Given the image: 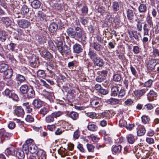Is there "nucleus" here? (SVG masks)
Instances as JSON below:
<instances>
[{"label":"nucleus","instance_id":"f257e3e1","mask_svg":"<svg viewBox=\"0 0 159 159\" xmlns=\"http://www.w3.org/2000/svg\"><path fill=\"white\" fill-rule=\"evenodd\" d=\"M57 38L58 39H56L55 42L58 51L62 54H69L70 52V47L65 44H63L61 41L59 40V38Z\"/></svg>","mask_w":159,"mask_h":159},{"label":"nucleus","instance_id":"f03ea898","mask_svg":"<svg viewBox=\"0 0 159 159\" xmlns=\"http://www.w3.org/2000/svg\"><path fill=\"white\" fill-rule=\"evenodd\" d=\"M32 141V140L31 139L27 140L26 141V144L23 145V149L26 155L29 152L31 153H34L37 151L38 149V147L36 145L31 143Z\"/></svg>","mask_w":159,"mask_h":159},{"label":"nucleus","instance_id":"7ed1b4c3","mask_svg":"<svg viewBox=\"0 0 159 159\" xmlns=\"http://www.w3.org/2000/svg\"><path fill=\"white\" fill-rule=\"evenodd\" d=\"M146 23L143 26L144 34L148 35V32L151 31V29L153 28V24L152 18L150 16H148L146 18Z\"/></svg>","mask_w":159,"mask_h":159},{"label":"nucleus","instance_id":"20e7f679","mask_svg":"<svg viewBox=\"0 0 159 159\" xmlns=\"http://www.w3.org/2000/svg\"><path fill=\"white\" fill-rule=\"evenodd\" d=\"M116 86L113 87L111 89V95L113 96H118V98L123 97L125 94V91L123 89H119Z\"/></svg>","mask_w":159,"mask_h":159},{"label":"nucleus","instance_id":"39448f33","mask_svg":"<svg viewBox=\"0 0 159 159\" xmlns=\"http://www.w3.org/2000/svg\"><path fill=\"white\" fill-rule=\"evenodd\" d=\"M75 33L76 37L78 39H80L81 41L85 42L86 40V33L83 31L82 29L79 27L75 28Z\"/></svg>","mask_w":159,"mask_h":159},{"label":"nucleus","instance_id":"423d86ee","mask_svg":"<svg viewBox=\"0 0 159 159\" xmlns=\"http://www.w3.org/2000/svg\"><path fill=\"white\" fill-rule=\"evenodd\" d=\"M62 114V112L58 111H55L46 117L45 120L47 123L53 122L54 121V119L56 118L61 116Z\"/></svg>","mask_w":159,"mask_h":159},{"label":"nucleus","instance_id":"0eeeda50","mask_svg":"<svg viewBox=\"0 0 159 159\" xmlns=\"http://www.w3.org/2000/svg\"><path fill=\"white\" fill-rule=\"evenodd\" d=\"M93 66L95 67H102L103 66L104 64V62L103 60L99 57L93 60Z\"/></svg>","mask_w":159,"mask_h":159},{"label":"nucleus","instance_id":"6e6552de","mask_svg":"<svg viewBox=\"0 0 159 159\" xmlns=\"http://www.w3.org/2000/svg\"><path fill=\"white\" fill-rule=\"evenodd\" d=\"M19 26L21 28L24 29L28 28L30 25V23L27 20L22 19L19 20L18 22Z\"/></svg>","mask_w":159,"mask_h":159},{"label":"nucleus","instance_id":"1a4fd4ad","mask_svg":"<svg viewBox=\"0 0 159 159\" xmlns=\"http://www.w3.org/2000/svg\"><path fill=\"white\" fill-rule=\"evenodd\" d=\"M15 114L18 117H23L25 114L23 108L21 107H17L15 110Z\"/></svg>","mask_w":159,"mask_h":159},{"label":"nucleus","instance_id":"9d476101","mask_svg":"<svg viewBox=\"0 0 159 159\" xmlns=\"http://www.w3.org/2000/svg\"><path fill=\"white\" fill-rule=\"evenodd\" d=\"M126 15L128 19L129 20H133L136 16V14L134 11L130 9L126 10Z\"/></svg>","mask_w":159,"mask_h":159},{"label":"nucleus","instance_id":"9b49d317","mask_svg":"<svg viewBox=\"0 0 159 159\" xmlns=\"http://www.w3.org/2000/svg\"><path fill=\"white\" fill-rule=\"evenodd\" d=\"M148 90L147 88H144L141 89L136 90L134 91V95L138 97H140L143 96Z\"/></svg>","mask_w":159,"mask_h":159},{"label":"nucleus","instance_id":"f8f14e48","mask_svg":"<svg viewBox=\"0 0 159 159\" xmlns=\"http://www.w3.org/2000/svg\"><path fill=\"white\" fill-rule=\"evenodd\" d=\"M0 21L2 22L3 23L7 26L11 25L12 23V20L11 18L8 17H2Z\"/></svg>","mask_w":159,"mask_h":159},{"label":"nucleus","instance_id":"ddd939ff","mask_svg":"<svg viewBox=\"0 0 159 159\" xmlns=\"http://www.w3.org/2000/svg\"><path fill=\"white\" fill-rule=\"evenodd\" d=\"M24 150H22L21 148H18L17 149L16 155L19 159H24L25 155L24 152Z\"/></svg>","mask_w":159,"mask_h":159},{"label":"nucleus","instance_id":"4468645a","mask_svg":"<svg viewBox=\"0 0 159 159\" xmlns=\"http://www.w3.org/2000/svg\"><path fill=\"white\" fill-rule=\"evenodd\" d=\"M66 33L68 37L74 39L76 37L75 30L74 29L71 27L68 28L66 30Z\"/></svg>","mask_w":159,"mask_h":159},{"label":"nucleus","instance_id":"2eb2a0df","mask_svg":"<svg viewBox=\"0 0 159 159\" xmlns=\"http://www.w3.org/2000/svg\"><path fill=\"white\" fill-rule=\"evenodd\" d=\"M37 16L41 21L45 20L47 21L48 20V18L49 17L46 16L42 11H39L37 14Z\"/></svg>","mask_w":159,"mask_h":159},{"label":"nucleus","instance_id":"dca6fc26","mask_svg":"<svg viewBox=\"0 0 159 159\" xmlns=\"http://www.w3.org/2000/svg\"><path fill=\"white\" fill-rule=\"evenodd\" d=\"M88 55L92 61L98 57L95 51L90 49H89Z\"/></svg>","mask_w":159,"mask_h":159},{"label":"nucleus","instance_id":"f3484780","mask_svg":"<svg viewBox=\"0 0 159 159\" xmlns=\"http://www.w3.org/2000/svg\"><path fill=\"white\" fill-rule=\"evenodd\" d=\"M26 93H27V97L28 98H33L35 96V92L33 87L31 86H29V89Z\"/></svg>","mask_w":159,"mask_h":159},{"label":"nucleus","instance_id":"a211bd4d","mask_svg":"<svg viewBox=\"0 0 159 159\" xmlns=\"http://www.w3.org/2000/svg\"><path fill=\"white\" fill-rule=\"evenodd\" d=\"M39 159H46L45 152L42 149H39L36 153Z\"/></svg>","mask_w":159,"mask_h":159},{"label":"nucleus","instance_id":"6ab92c4d","mask_svg":"<svg viewBox=\"0 0 159 159\" xmlns=\"http://www.w3.org/2000/svg\"><path fill=\"white\" fill-rule=\"evenodd\" d=\"M42 56L46 59H50L52 58V55L48 51L43 50L42 51Z\"/></svg>","mask_w":159,"mask_h":159},{"label":"nucleus","instance_id":"aec40b11","mask_svg":"<svg viewBox=\"0 0 159 159\" xmlns=\"http://www.w3.org/2000/svg\"><path fill=\"white\" fill-rule=\"evenodd\" d=\"M145 128L142 125L139 126L137 131V135L139 136H141L144 135L146 133Z\"/></svg>","mask_w":159,"mask_h":159},{"label":"nucleus","instance_id":"412c9836","mask_svg":"<svg viewBox=\"0 0 159 159\" xmlns=\"http://www.w3.org/2000/svg\"><path fill=\"white\" fill-rule=\"evenodd\" d=\"M73 51L76 53H79L82 51L81 46L78 43H75L73 46Z\"/></svg>","mask_w":159,"mask_h":159},{"label":"nucleus","instance_id":"4be33fe9","mask_svg":"<svg viewBox=\"0 0 159 159\" xmlns=\"http://www.w3.org/2000/svg\"><path fill=\"white\" fill-rule=\"evenodd\" d=\"M120 100L117 99L111 98L107 99L106 102L109 104L114 105L120 104Z\"/></svg>","mask_w":159,"mask_h":159},{"label":"nucleus","instance_id":"5701e85b","mask_svg":"<svg viewBox=\"0 0 159 159\" xmlns=\"http://www.w3.org/2000/svg\"><path fill=\"white\" fill-rule=\"evenodd\" d=\"M87 128L89 131H95L98 128L97 125L91 122L89 123Z\"/></svg>","mask_w":159,"mask_h":159},{"label":"nucleus","instance_id":"b1692460","mask_svg":"<svg viewBox=\"0 0 159 159\" xmlns=\"http://www.w3.org/2000/svg\"><path fill=\"white\" fill-rule=\"evenodd\" d=\"M32 104L34 107L39 108L42 106V102L39 99H36L33 101Z\"/></svg>","mask_w":159,"mask_h":159},{"label":"nucleus","instance_id":"393cba45","mask_svg":"<svg viewBox=\"0 0 159 159\" xmlns=\"http://www.w3.org/2000/svg\"><path fill=\"white\" fill-rule=\"evenodd\" d=\"M13 70L12 69H8L4 72V76L7 79H9L11 78L12 75Z\"/></svg>","mask_w":159,"mask_h":159},{"label":"nucleus","instance_id":"a878e982","mask_svg":"<svg viewBox=\"0 0 159 159\" xmlns=\"http://www.w3.org/2000/svg\"><path fill=\"white\" fill-rule=\"evenodd\" d=\"M15 148L14 147H12L7 148L5 151L6 154L14 155L15 154Z\"/></svg>","mask_w":159,"mask_h":159},{"label":"nucleus","instance_id":"bb28decb","mask_svg":"<svg viewBox=\"0 0 159 159\" xmlns=\"http://www.w3.org/2000/svg\"><path fill=\"white\" fill-rule=\"evenodd\" d=\"M29 86L28 85L26 84L22 85L20 88V91L22 94L26 93L29 89Z\"/></svg>","mask_w":159,"mask_h":159},{"label":"nucleus","instance_id":"cd10ccee","mask_svg":"<svg viewBox=\"0 0 159 159\" xmlns=\"http://www.w3.org/2000/svg\"><path fill=\"white\" fill-rule=\"evenodd\" d=\"M93 48L96 51H100L102 49V46L96 42H93Z\"/></svg>","mask_w":159,"mask_h":159},{"label":"nucleus","instance_id":"c85d7f7f","mask_svg":"<svg viewBox=\"0 0 159 159\" xmlns=\"http://www.w3.org/2000/svg\"><path fill=\"white\" fill-rule=\"evenodd\" d=\"M58 28V25L56 23H52L50 25L49 30L51 33H54L57 30Z\"/></svg>","mask_w":159,"mask_h":159},{"label":"nucleus","instance_id":"c756f323","mask_svg":"<svg viewBox=\"0 0 159 159\" xmlns=\"http://www.w3.org/2000/svg\"><path fill=\"white\" fill-rule=\"evenodd\" d=\"M138 10L140 13H144L147 10V6L146 4H141L138 7Z\"/></svg>","mask_w":159,"mask_h":159},{"label":"nucleus","instance_id":"7c9ffc66","mask_svg":"<svg viewBox=\"0 0 159 159\" xmlns=\"http://www.w3.org/2000/svg\"><path fill=\"white\" fill-rule=\"evenodd\" d=\"M31 5L34 8L38 9L40 7L41 2L38 0H34L31 2Z\"/></svg>","mask_w":159,"mask_h":159},{"label":"nucleus","instance_id":"2f4dec72","mask_svg":"<svg viewBox=\"0 0 159 159\" xmlns=\"http://www.w3.org/2000/svg\"><path fill=\"white\" fill-rule=\"evenodd\" d=\"M16 80L18 82L17 83L18 85H19L25 81V78L23 75L19 74L16 77Z\"/></svg>","mask_w":159,"mask_h":159},{"label":"nucleus","instance_id":"473e14b6","mask_svg":"<svg viewBox=\"0 0 159 159\" xmlns=\"http://www.w3.org/2000/svg\"><path fill=\"white\" fill-rule=\"evenodd\" d=\"M126 139L128 142L131 144H133L135 141L134 136L131 134L127 135Z\"/></svg>","mask_w":159,"mask_h":159},{"label":"nucleus","instance_id":"72a5a7b5","mask_svg":"<svg viewBox=\"0 0 159 159\" xmlns=\"http://www.w3.org/2000/svg\"><path fill=\"white\" fill-rule=\"evenodd\" d=\"M148 100L149 101H152L153 100L151 99V98H152L157 96V93L154 92L153 90H150L149 93L147 94Z\"/></svg>","mask_w":159,"mask_h":159},{"label":"nucleus","instance_id":"f704fd0d","mask_svg":"<svg viewBox=\"0 0 159 159\" xmlns=\"http://www.w3.org/2000/svg\"><path fill=\"white\" fill-rule=\"evenodd\" d=\"M112 7L113 10L114 11H118L120 9L119 3L117 1H114L112 3Z\"/></svg>","mask_w":159,"mask_h":159},{"label":"nucleus","instance_id":"c9c22d12","mask_svg":"<svg viewBox=\"0 0 159 159\" xmlns=\"http://www.w3.org/2000/svg\"><path fill=\"white\" fill-rule=\"evenodd\" d=\"M122 147L121 145L113 146L112 148V151L115 153H120V152Z\"/></svg>","mask_w":159,"mask_h":159},{"label":"nucleus","instance_id":"e433bc0d","mask_svg":"<svg viewBox=\"0 0 159 159\" xmlns=\"http://www.w3.org/2000/svg\"><path fill=\"white\" fill-rule=\"evenodd\" d=\"M69 117L72 118L73 120L77 119L78 117V114L75 111H72L68 114Z\"/></svg>","mask_w":159,"mask_h":159},{"label":"nucleus","instance_id":"4c0bfd02","mask_svg":"<svg viewBox=\"0 0 159 159\" xmlns=\"http://www.w3.org/2000/svg\"><path fill=\"white\" fill-rule=\"evenodd\" d=\"M37 75L38 78H44L46 76V74L43 70H39L37 72Z\"/></svg>","mask_w":159,"mask_h":159},{"label":"nucleus","instance_id":"58836bf2","mask_svg":"<svg viewBox=\"0 0 159 159\" xmlns=\"http://www.w3.org/2000/svg\"><path fill=\"white\" fill-rule=\"evenodd\" d=\"M49 112L48 108L46 107H43L40 110L39 113L42 115V116H44Z\"/></svg>","mask_w":159,"mask_h":159},{"label":"nucleus","instance_id":"ea45409f","mask_svg":"<svg viewBox=\"0 0 159 159\" xmlns=\"http://www.w3.org/2000/svg\"><path fill=\"white\" fill-rule=\"evenodd\" d=\"M29 9L26 5H24L22 6L21 9V13L23 15L27 14L29 11Z\"/></svg>","mask_w":159,"mask_h":159},{"label":"nucleus","instance_id":"a19ab883","mask_svg":"<svg viewBox=\"0 0 159 159\" xmlns=\"http://www.w3.org/2000/svg\"><path fill=\"white\" fill-rule=\"evenodd\" d=\"M8 68V65L5 63L0 64V72H3L6 71Z\"/></svg>","mask_w":159,"mask_h":159},{"label":"nucleus","instance_id":"79ce46f5","mask_svg":"<svg viewBox=\"0 0 159 159\" xmlns=\"http://www.w3.org/2000/svg\"><path fill=\"white\" fill-rule=\"evenodd\" d=\"M80 19L81 23L84 25H87L88 23L89 19L87 17H80Z\"/></svg>","mask_w":159,"mask_h":159},{"label":"nucleus","instance_id":"37998d69","mask_svg":"<svg viewBox=\"0 0 159 159\" xmlns=\"http://www.w3.org/2000/svg\"><path fill=\"white\" fill-rule=\"evenodd\" d=\"M156 64L154 62H152V61L149 62L147 65V68L148 70H154Z\"/></svg>","mask_w":159,"mask_h":159},{"label":"nucleus","instance_id":"c03bdc74","mask_svg":"<svg viewBox=\"0 0 159 159\" xmlns=\"http://www.w3.org/2000/svg\"><path fill=\"white\" fill-rule=\"evenodd\" d=\"M121 76L119 74H116L113 76V80L115 82H119L121 80Z\"/></svg>","mask_w":159,"mask_h":159},{"label":"nucleus","instance_id":"a18cd8bd","mask_svg":"<svg viewBox=\"0 0 159 159\" xmlns=\"http://www.w3.org/2000/svg\"><path fill=\"white\" fill-rule=\"evenodd\" d=\"M153 124L156 125L157 128L156 130L157 131H159V119L156 118L154 119L153 122Z\"/></svg>","mask_w":159,"mask_h":159},{"label":"nucleus","instance_id":"49530a36","mask_svg":"<svg viewBox=\"0 0 159 159\" xmlns=\"http://www.w3.org/2000/svg\"><path fill=\"white\" fill-rule=\"evenodd\" d=\"M106 78V77L105 75H100L96 77V80L98 82H101L104 81Z\"/></svg>","mask_w":159,"mask_h":159},{"label":"nucleus","instance_id":"de8ad7c7","mask_svg":"<svg viewBox=\"0 0 159 159\" xmlns=\"http://www.w3.org/2000/svg\"><path fill=\"white\" fill-rule=\"evenodd\" d=\"M88 137L90 138L91 140L94 142H97L99 139V138L93 134L90 135L89 136H88Z\"/></svg>","mask_w":159,"mask_h":159},{"label":"nucleus","instance_id":"09e8293b","mask_svg":"<svg viewBox=\"0 0 159 159\" xmlns=\"http://www.w3.org/2000/svg\"><path fill=\"white\" fill-rule=\"evenodd\" d=\"M46 38L42 36H39L38 39V42L41 44L46 43Z\"/></svg>","mask_w":159,"mask_h":159},{"label":"nucleus","instance_id":"8fccbe9b","mask_svg":"<svg viewBox=\"0 0 159 159\" xmlns=\"http://www.w3.org/2000/svg\"><path fill=\"white\" fill-rule=\"evenodd\" d=\"M48 43L49 49L52 50H54L55 48V46L52 40H49Z\"/></svg>","mask_w":159,"mask_h":159},{"label":"nucleus","instance_id":"3c124183","mask_svg":"<svg viewBox=\"0 0 159 159\" xmlns=\"http://www.w3.org/2000/svg\"><path fill=\"white\" fill-rule=\"evenodd\" d=\"M86 147L89 152H94L95 147L92 144L87 143L86 144Z\"/></svg>","mask_w":159,"mask_h":159},{"label":"nucleus","instance_id":"603ef678","mask_svg":"<svg viewBox=\"0 0 159 159\" xmlns=\"http://www.w3.org/2000/svg\"><path fill=\"white\" fill-rule=\"evenodd\" d=\"M152 83V80L149 79L144 84L143 86L144 88L151 87Z\"/></svg>","mask_w":159,"mask_h":159},{"label":"nucleus","instance_id":"864d4df0","mask_svg":"<svg viewBox=\"0 0 159 159\" xmlns=\"http://www.w3.org/2000/svg\"><path fill=\"white\" fill-rule=\"evenodd\" d=\"M5 95L7 97L10 98L12 97V93L11 91L8 89H6L4 91Z\"/></svg>","mask_w":159,"mask_h":159},{"label":"nucleus","instance_id":"5fc2aeb1","mask_svg":"<svg viewBox=\"0 0 159 159\" xmlns=\"http://www.w3.org/2000/svg\"><path fill=\"white\" fill-rule=\"evenodd\" d=\"M154 108L153 104L148 103L144 105L143 108L148 110H151Z\"/></svg>","mask_w":159,"mask_h":159},{"label":"nucleus","instance_id":"6e6d98bb","mask_svg":"<svg viewBox=\"0 0 159 159\" xmlns=\"http://www.w3.org/2000/svg\"><path fill=\"white\" fill-rule=\"evenodd\" d=\"M136 26L138 31H142V23L140 21H139L137 22Z\"/></svg>","mask_w":159,"mask_h":159},{"label":"nucleus","instance_id":"4d7b16f0","mask_svg":"<svg viewBox=\"0 0 159 159\" xmlns=\"http://www.w3.org/2000/svg\"><path fill=\"white\" fill-rule=\"evenodd\" d=\"M149 32H148V35L144 34V31L143 30V35L144 37L142 39V42L143 43H145L148 41V37L149 36Z\"/></svg>","mask_w":159,"mask_h":159},{"label":"nucleus","instance_id":"13d9d810","mask_svg":"<svg viewBox=\"0 0 159 159\" xmlns=\"http://www.w3.org/2000/svg\"><path fill=\"white\" fill-rule=\"evenodd\" d=\"M82 13L84 15H85L88 13V8L87 6H84L81 9Z\"/></svg>","mask_w":159,"mask_h":159},{"label":"nucleus","instance_id":"bf43d9fd","mask_svg":"<svg viewBox=\"0 0 159 159\" xmlns=\"http://www.w3.org/2000/svg\"><path fill=\"white\" fill-rule=\"evenodd\" d=\"M99 92L101 94L106 95L108 93L109 91L108 89H104L102 88Z\"/></svg>","mask_w":159,"mask_h":159},{"label":"nucleus","instance_id":"052dcab7","mask_svg":"<svg viewBox=\"0 0 159 159\" xmlns=\"http://www.w3.org/2000/svg\"><path fill=\"white\" fill-rule=\"evenodd\" d=\"M9 46L10 50L12 51H14L15 50V48L16 47V45L14 43H11L9 44Z\"/></svg>","mask_w":159,"mask_h":159},{"label":"nucleus","instance_id":"680f3d73","mask_svg":"<svg viewBox=\"0 0 159 159\" xmlns=\"http://www.w3.org/2000/svg\"><path fill=\"white\" fill-rule=\"evenodd\" d=\"M77 148L81 152H84L85 149L84 148L83 145L79 143L77 146Z\"/></svg>","mask_w":159,"mask_h":159},{"label":"nucleus","instance_id":"e2e57ef3","mask_svg":"<svg viewBox=\"0 0 159 159\" xmlns=\"http://www.w3.org/2000/svg\"><path fill=\"white\" fill-rule=\"evenodd\" d=\"M142 121L144 124H146L147 123L148 121V119L147 117L146 116H143L142 118Z\"/></svg>","mask_w":159,"mask_h":159},{"label":"nucleus","instance_id":"0e129e2a","mask_svg":"<svg viewBox=\"0 0 159 159\" xmlns=\"http://www.w3.org/2000/svg\"><path fill=\"white\" fill-rule=\"evenodd\" d=\"M25 120L28 122H33L34 121V118L30 115H27L25 118Z\"/></svg>","mask_w":159,"mask_h":159},{"label":"nucleus","instance_id":"69168bd1","mask_svg":"<svg viewBox=\"0 0 159 159\" xmlns=\"http://www.w3.org/2000/svg\"><path fill=\"white\" fill-rule=\"evenodd\" d=\"M16 125L14 122H10L8 125V128L11 129H13L15 127Z\"/></svg>","mask_w":159,"mask_h":159},{"label":"nucleus","instance_id":"338daca9","mask_svg":"<svg viewBox=\"0 0 159 159\" xmlns=\"http://www.w3.org/2000/svg\"><path fill=\"white\" fill-rule=\"evenodd\" d=\"M133 102V101L130 99H127L125 102V103L127 106L132 105Z\"/></svg>","mask_w":159,"mask_h":159},{"label":"nucleus","instance_id":"774afa93","mask_svg":"<svg viewBox=\"0 0 159 159\" xmlns=\"http://www.w3.org/2000/svg\"><path fill=\"white\" fill-rule=\"evenodd\" d=\"M153 53L155 57H159V50L157 49H154Z\"/></svg>","mask_w":159,"mask_h":159}]
</instances>
